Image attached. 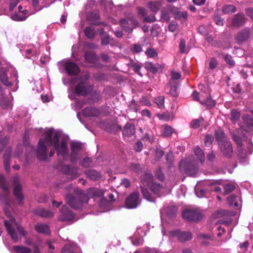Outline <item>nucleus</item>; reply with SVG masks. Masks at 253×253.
Wrapping results in <instances>:
<instances>
[{"label": "nucleus", "mask_w": 253, "mask_h": 253, "mask_svg": "<svg viewBox=\"0 0 253 253\" xmlns=\"http://www.w3.org/2000/svg\"><path fill=\"white\" fill-rule=\"evenodd\" d=\"M60 133L49 129L45 132V136L39 141V146L37 150V157L40 160H45L47 158V150L45 143L47 145H52L57 151V155L63 161H67L69 158V150L65 140H62L59 143Z\"/></svg>", "instance_id": "obj_1"}, {"label": "nucleus", "mask_w": 253, "mask_h": 253, "mask_svg": "<svg viewBox=\"0 0 253 253\" xmlns=\"http://www.w3.org/2000/svg\"><path fill=\"white\" fill-rule=\"evenodd\" d=\"M75 196L68 194L66 197L67 204L75 210H81L83 205L87 204L90 198H98L102 197L104 191L96 188H91L87 190L86 194L78 188L74 189Z\"/></svg>", "instance_id": "obj_2"}, {"label": "nucleus", "mask_w": 253, "mask_h": 253, "mask_svg": "<svg viewBox=\"0 0 253 253\" xmlns=\"http://www.w3.org/2000/svg\"><path fill=\"white\" fill-rule=\"evenodd\" d=\"M4 225L12 240L14 242H17L18 239L17 234L15 229V226L16 227L20 235L23 237H25L26 235V232L24 228L20 225L17 224L14 218L11 219L9 221L5 220L4 221Z\"/></svg>", "instance_id": "obj_3"}, {"label": "nucleus", "mask_w": 253, "mask_h": 253, "mask_svg": "<svg viewBox=\"0 0 253 253\" xmlns=\"http://www.w3.org/2000/svg\"><path fill=\"white\" fill-rule=\"evenodd\" d=\"M152 175L151 173H145L141 178V185L140 186L141 192L143 197L150 202L154 201V199L151 194L148 192L146 187H148L152 182Z\"/></svg>", "instance_id": "obj_4"}, {"label": "nucleus", "mask_w": 253, "mask_h": 253, "mask_svg": "<svg viewBox=\"0 0 253 253\" xmlns=\"http://www.w3.org/2000/svg\"><path fill=\"white\" fill-rule=\"evenodd\" d=\"M199 88L201 91V98H203L200 101V103L209 108L213 107L215 104V102L210 97V90L209 87L203 84H200L199 85Z\"/></svg>", "instance_id": "obj_5"}, {"label": "nucleus", "mask_w": 253, "mask_h": 253, "mask_svg": "<svg viewBox=\"0 0 253 253\" xmlns=\"http://www.w3.org/2000/svg\"><path fill=\"white\" fill-rule=\"evenodd\" d=\"M182 217L187 221H197L202 219L203 215L197 209H187L183 211Z\"/></svg>", "instance_id": "obj_6"}, {"label": "nucleus", "mask_w": 253, "mask_h": 253, "mask_svg": "<svg viewBox=\"0 0 253 253\" xmlns=\"http://www.w3.org/2000/svg\"><path fill=\"white\" fill-rule=\"evenodd\" d=\"M63 66L66 72L70 75H77L80 72L79 66L69 60H62L59 63Z\"/></svg>", "instance_id": "obj_7"}, {"label": "nucleus", "mask_w": 253, "mask_h": 253, "mask_svg": "<svg viewBox=\"0 0 253 253\" xmlns=\"http://www.w3.org/2000/svg\"><path fill=\"white\" fill-rule=\"evenodd\" d=\"M141 200L138 192L130 194L125 201V206L127 209H135L140 204Z\"/></svg>", "instance_id": "obj_8"}, {"label": "nucleus", "mask_w": 253, "mask_h": 253, "mask_svg": "<svg viewBox=\"0 0 253 253\" xmlns=\"http://www.w3.org/2000/svg\"><path fill=\"white\" fill-rule=\"evenodd\" d=\"M120 22L124 29L128 33L131 32L132 29L138 24V22L133 16H130L126 19H122L120 20Z\"/></svg>", "instance_id": "obj_9"}, {"label": "nucleus", "mask_w": 253, "mask_h": 253, "mask_svg": "<svg viewBox=\"0 0 253 253\" xmlns=\"http://www.w3.org/2000/svg\"><path fill=\"white\" fill-rule=\"evenodd\" d=\"M171 234L173 237L177 238L181 242L189 241L192 238L191 233L188 231H181L177 230L171 231Z\"/></svg>", "instance_id": "obj_10"}, {"label": "nucleus", "mask_w": 253, "mask_h": 253, "mask_svg": "<svg viewBox=\"0 0 253 253\" xmlns=\"http://www.w3.org/2000/svg\"><path fill=\"white\" fill-rule=\"evenodd\" d=\"M219 147L223 155L228 158H231L233 155L232 145L230 142L225 141L219 143Z\"/></svg>", "instance_id": "obj_11"}, {"label": "nucleus", "mask_w": 253, "mask_h": 253, "mask_svg": "<svg viewBox=\"0 0 253 253\" xmlns=\"http://www.w3.org/2000/svg\"><path fill=\"white\" fill-rule=\"evenodd\" d=\"M71 153L70 154V161L75 163L78 159L79 152L82 148V143L78 142H72L71 144Z\"/></svg>", "instance_id": "obj_12"}, {"label": "nucleus", "mask_w": 253, "mask_h": 253, "mask_svg": "<svg viewBox=\"0 0 253 253\" xmlns=\"http://www.w3.org/2000/svg\"><path fill=\"white\" fill-rule=\"evenodd\" d=\"M75 215L72 211L66 206H64L61 209V215L59 217L60 220L69 221L73 219Z\"/></svg>", "instance_id": "obj_13"}, {"label": "nucleus", "mask_w": 253, "mask_h": 253, "mask_svg": "<svg viewBox=\"0 0 253 253\" xmlns=\"http://www.w3.org/2000/svg\"><path fill=\"white\" fill-rule=\"evenodd\" d=\"M79 169L77 167H71L69 165H65L62 168L63 172L72 177V179L79 176Z\"/></svg>", "instance_id": "obj_14"}, {"label": "nucleus", "mask_w": 253, "mask_h": 253, "mask_svg": "<svg viewBox=\"0 0 253 253\" xmlns=\"http://www.w3.org/2000/svg\"><path fill=\"white\" fill-rule=\"evenodd\" d=\"M246 22V18L243 13H238L234 15L232 21V25L234 27H240Z\"/></svg>", "instance_id": "obj_15"}, {"label": "nucleus", "mask_w": 253, "mask_h": 253, "mask_svg": "<svg viewBox=\"0 0 253 253\" xmlns=\"http://www.w3.org/2000/svg\"><path fill=\"white\" fill-rule=\"evenodd\" d=\"M250 37V31L249 29L246 28L243 29L239 32L236 37V39L238 43H242L246 42Z\"/></svg>", "instance_id": "obj_16"}, {"label": "nucleus", "mask_w": 253, "mask_h": 253, "mask_svg": "<svg viewBox=\"0 0 253 253\" xmlns=\"http://www.w3.org/2000/svg\"><path fill=\"white\" fill-rule=\"evenodd\" d=\"M83 114L86 117H97L100 114V110L94 107H86L83 110Z\"/></svg>", "instance_id": "obj_17"}, {"label": "nucleus", "mask_w": 253, "mask_h": 253, "mask_svg": "<svg viewBox=\"0 0 253 253\" xmlns=\"http://www.w3.org/2000/svg\"><path fill=\"white\" fill-rule=\"evenodd\" d=\"M135 129L134 125L127 123L123 130V135L125 137H130L135 135Z\"/></svg>", "instance_id": "obj_18"}, {"label": "nucleus", "mask_w": 253, "mask_h": 253, "mask_svg": "<svg viewBox=\"0 0 253 253\" xmlns=\"http://www.w3.org/2000/svg\"><path fill=\"white\" fill-rule=\"evenodd\" d=\"M88 91V87L82 83L79 84L75 88V92L78 95L85 96Z\"/></svg>", "instance_id": "obj_19"}, {"label": "nucleus", "mask_w": 253, "mask_h": 253, "mask_svg": "<svg viewBox=\"0 0 253 253\" xmlns=\"http://www.w3.org/2000/svg\"><path fill=\"white\" fill-rule=\"evenodd\" d=\"M147 5L151 11L156 13L162 6V2L161 1H150L148 2Z\"/></svg>", "instance_id": "obj_20"}, {"label": "nucleus", "mask_w": 253, "mask_h": 253, "mask_svg": "<svg viewBox=\"0 0 253 253\" xmlns=\"http://www.w3.org/2000/svg\"><path fill=\"white\" fill-rule=\"evenodd\" d=\"M191 164L192 163L187 159L185 160L180 161L179 164V167L181 171H183L186 173L190 174L191 170L190 166Z\"/></svg>", "instance_id": "obj_21"}, {"label": "nucleus", "mask_w": 253, "mask_h": 253, "mask_svg": "<svg viewBox=\"0 0 253 253\" xmlns=\"http://www.w3.org/2000/svg\"><path fill=\"white\" fill-rule=\"evenodd\" d=\"M148 187H150L151 191L154 194L158 195L159 196L160 195L162 189L163 188V186L161 184L157 183L153 181V176L152 182Z\"/></svg>", "instance_id": "obj_22"}, {"label": "nucleus", "mask_w": 253, "mask_h": 253, "mask_svg": "<svg viewBox=\"0 0 253 253\" xmlns=\"http://www.w3.org/2000/svg\"><path fill=\"white\" fill-rule=\"evenodd\" d=\"M36 230L39 233H42L45 235L50 234V230L48 225L42 223H38L36 225Z\"/></svg>", "instance_id": "obj_23"}, {"label": "nucleus", "mask_w": 253, "mask_h": 253, "mask_svg": "<svg viewBox=\"0 0 253 253\" xmlns=\"http://www.w3.org/2000/svg\"><path fill=\"white\" fill-rule=\"evenodd\" d=\"M11 150L7 149L4 154L3 163L6 171H9L10 169V154Z\"/></svg>", "instance_id": "obj_24"}, {"label": "nucleus", "mask_w": 253, "mask_h": 253, "mask_svg": "<svg viewBox=\"0 0 253 253\" xmlns=\"http://www.w3.org/2000/svg\"><path fill=\"white\" fill-rule=\"evenodd\" d=\"M84 58L87 62L90 63L94 64L97 61V57L93 51H86Z\"/></svg>", "instance_id": "obj_25"}, {"label": "nucleus", "mask_w": 253, "mask_h": 253, "mask_svg": "<svg viewBox=\"0 0 253 253\" xmlns=\"http://www.w3.org/2000/svg\"><path fill=\"white\" fill-rule=\"evenodd\" d=\"M87 177L92 180H97L101 177L100 173L93 169H90L85 172Z\"/></svg>", "instance_id": "obj_26"}, {"label": "nucleus", "mask_w": 253, "mask_h": 253, "mask_svg": "<svg viewBox=\"0 0 253 253\" xmlns=\"http://www.w3.org/2000/svg\"><path fill=\"white\" fill-rule=\"evenodd\" d=\"M21 185L19 184H17L13 189L14 195L20 202L23 199V197L21 193Z\"/></svg>", "instance_id": "obj_27"}, {"label": "nucleus", "mask_w": 253, "mask_h": 253, "mask_svg": "<svg viewBox=\"0 0 253 253\" xmlns=\"http://www.w3.org/2000/svg\"><path fill=\"white\" fill-rule=\"evenodd\" d=\"M85 37L89 39H93L95 35V31L90 26L86 27L84 30Z\"/></svg>", "instance_id": "obj_28"}, {"label": "nucleus", "mask_w": 253, "mask_h": 253, "mask_svg": "<svg viewBox=\"0 0 253 253\" xmlns=\"http://www.w3.org/2000/svg\"><path fill=\"white\" fill-rule=\"evenodd\" d=\"M0 106L3 109L11 108V103L8 99L4 97L2 94L0 95Z\"/></svg>", "instance_id": "obj_29"}, {"label": "nucleus", "mask_w": 253, "mask_h": 253, "mask_svg": "<svg viewBox=\"0 0 253 253\" xmlns=\"http://www.w3.org/2000/svg\"><path fill=\"white\" fill-rule=\"evenodd\" d=\"M37 213L41 216L44 217H51L53 215V212L44 209H39L37 210Z\"/></svg>", "instance_id": "obj_30"}, {"label": "nucleus", "mask_w": 253, "mask_h": 253, "mask_svg": "<svg viewBox=\"0 0 253 253\" xmlns=\"http://www.w3.org/2000/svg\"><path fill=\"white\" fill-rule=\"evenodd\" d=\"M145 69L153 73H156L158 71V69L161 68V66L160 65H158L157 66L154 65L151 62H148L146 63L145 65Z\"/></svg>", "instance_id": "obj_31"}, {"label": "nucleus", "mask_w": 253, "mask_h": 253, "mask_svg": "<svg viewBox=\"0 0 253 253\" xmlns=\"http://www.w3.org/2000/svg\"><path fill=\"white\" fill-rule=\"evenodd\" d=\"M13 250L17 253H31V249L23 246H15L13 247Z\"/></svg>", "instance_id": "obj_32"}, {"label": "nucleus", "mask_w": 253, "mask_h": 253, "mask_svg": "<svg viewBox=\"0 0 253 253\" xmlns=\"http://www.w3.org/2000/svg\"><path fill=\"white\" fill-rule=\"evenodd\" d=\"M194 152L199 161L203 163L205 161V154L203 150L199 147H197L194 149Z\"/></svg>", "instance_id": "obj_33"}, {"label": "nucleus", "mask_w": 253, "mask_h": 253, "mask_svg": "<svg viewBox=\"0 0 253 253\" xmlns=\"http://www.w3.org/2000/svg\"><path fill=\"white\" fill-rule=\"evenodd\" d=\"M100 35L101 36V44L103 45H106L110 43V36L108 34H106L102 29L100 32Z\"/></svg>", "instance_id": "obj_34"}, {"label": "nucleus", "mask_w": 253, "mask_h": 253, "mask_svg": "<svg viewBox=\"0 0 253 253\" xmlns=\"http://www.w3.org/2000/svg\"><path fill=\"white\" fill-rule=\"evenodd\" d=\"M215 137L219 144L220 143L227 141L225 137L224 132L221 130L217 131L215 133Z\"/></svg>", "instance_id": "obj_35"}, {"label": "nucleus", "mask_w": 253, "mask_h": 253, "mask_svg": "<svg viewBox=\"0 0 253 253\" xmlns=\"http://www.w3.org/2000/svg\"><path fill=\"white\" fill-rule=\"evenodd\" d=\"M155 102L157 106L160 109H163L165 107V97L164 96H159L155 99Z\"/></svg>", "instance_id": "obj_36"}, {"label": "nucleus", "mask_w": 253, "mask_h": 253, "mask_svg": "<svg viewBox=\"0 0 253 253\" xmlns=\"http://www.w3.org/2000/svg\"><path fill=\"white\" fill-rule=\"evenodd\" d=\"M236 10L235 6L233 5H225L222 8V12L225 14L234 13Z\"/></svg>", "instance_id": "obj_37"}, {"label": "nucleus", "mask_w": 253, "mask_h": 253, "mask_svg": "<svg viewBox=\"0 0 253 253\" xmlns=\"http://www.w3.org/2000/svg\"><path fill=\"white\" fill-rule=\"evenodd\" d=\"M204 121L203 118L195 119L192 121L190 124V126L193 128H198Z\"/></svg>", "instance_id": "obj_38"}, {"label": "nucleus", "mask_w": 253, "mask_h": 253, "mask_svg": "<svg viewBox=\"0 0 253 253\" xmlns=\"http://www.w3.org/2000/svg\"><path fill=\"white\" fill-rule=\"evenodd\" d=\"M173 133L172 128L169 126H164L162 134L165 137H169Z\"/></svg>", "instance_id": "obj_39"}, {"label": "nucleus", "mask_w": 253, "mask_h": 253, "mask_svg": "<svg viewBox=\"0 0 253 253\" xmlns=\"http://www.w3.org/2000/svg\"><path fill=\"white\" fill-rule=\"evenodd\" d=\"M0 187L5 192L8 191L9 186L6 182L4 176H0Z\"/></svg>", "instance_id": "obj_40"}, {"label": "nucleus", "mask_w": 253, "mask_h": 253, "mask_svg": "<svg viewBox=\"0 0 253 253\" xmlns=\"http://www.w3.org/2000/svg\"><path fill=\"white\" fill-rule=\"evenodd\" d=\"M244 123L251 129H253V119L251 118L248 115L245 116L243 117Z\"/></svg>", "instance_id": "obj_41"}, {"label": "nucleus", "mask_w": 253, "mask_h": 253, "mask_svg": "<svg viewBox=\"0 0 253 253\" xmlns=\"http://www.w3.org/2000/svg\"><path fill=\"white\" fill-rule=\"evenodd\" d=\"M237 153L238 157L240 161L242 163L245 162L246 161V157L244 156V150L242 149V146L238 147Z\"/></svg>", "instance_id": "obj_42"}, {"label": "nucleus", "mask_w": 253, "mask_h": 253, "mask_svg": "<svg viewBox=\"0 0 253 253\" xmlns=\"http://www.w3.org/2000/svg\"><path fill=\"white\" fill-rule=\"evenodd\" d=\"M227 202L230 206L235 207H238V204L236 202V197L234 195H231L227 198Z\"/></svg>", "instance_id": "obj_43"}, {"label": "nucleus", "mask_w": 253, "mask_h": 253, "mask_svg": "<svg viewBox=\"0 0 253 253\" xmlns=\"http://www.w3.org/2000/svg\"><path fill=\"white\" fill-rule=\"evenodd\" d=\"M160 120L169 121L173 119V116L169 113H164L163 114H159L157 115Z\"/></svg>", "instance_id": "obj_44"}, {"label": "nucleus", "mask_w": 253, "mask_h": 253, "mask_svg": "<svg viewBox=\"0 0 253 253\" xmlns=\"http://www.w3.org/2000/svg\"><path fill=\"white\" fill-rule=\"evenodd\" d=\"M224 191L223 194L224 195H227L229 193L231 192L232 191H233L235 189V187L233 184H227L224 185Z\"/></svg>", "instance_id": "obj_45"}, {"label": "nucleus", "mask_w": 253, "mask_h": 253, "mask_svg": "<svg viewBox=\"0 0 253 253\" xmlns=\"http://www.w3.org/2000/svg\"><path fill=\"white\" fill-rule=\"evenodd\" d=\"M155 175L157 178L160 181H164L165 180V175L161 169L159 168L156 171Z\"/></svg>", "instance_id": "obj_46"}, {"label": "nucleus", "mask_w": 253, "mask_h": 253, "mask_svg": "<svg viewBox=\"0 0 253 253\" xmlns=\"http://www.w3.org/2000/svg\"><path fill=\"white\" fill-rule=\"evenodd\" d=\"M240 117V113L236 110H233L231 111V120L233 122H236Z\"/></svg>", "instance_id": "obj_47"}, {"label": "nucleus", "mask_w": 253, "mask_h": 253, "mask_svg": "<svg viewBox=\"0 0 253 253\" xmlns=\"http://www.w3.org/2000/svg\"><path fill=\"white\" fill-rule=\"evenodd\" d=\"M224 60L230 65V66L233 67L235 65V61L230 55L226 54L224 56Z\"/></svg>", "instance_id": "obj_48"}, {"label": "nucleus", "mask_w": 253, "mask_h": 253, "mask_svg": "<svg viewBox=\"0 0 253 253\" xmlns=\"http://www.w3.org/2000/svg\"><path fill=\"white\" fill-rule=\"evenodd\" d=\"M186 42L185 40L181 39L179 43L180 52L182 53L187 52L186 49Z\"/></svg>", "instance_id": "obj_49"}, {"label": "nucleus", "mask_w": 253, "mask_h": 253, "mask_svg": "<svg viewBox=\"0 0 253 253\" xmlns=\"http://www.w3.org/2000/svg\"><path fill=\"white\" fill-rule=\"evenodd\" d=\"M149 57H154L157 56V52L153 48H149L145 52Z\"/></svg>", "instance_id": "obj_50"}, {"label": "nucleus", "mask_w": 253, "mask_h": 253, "mask_svg": "<svg viewBox=\"0 0 253 253\" xmlns=\"http://www.w3.org/2000/svg\"><path fill=\"white\" fill-rule=\"evenodd\" d=\"M8 142V138L7 137L0 140V152H2Z\"/></svg>", "instance_id": "obj_51"}, {"label": "nucleus", "mask_w": 253, "mask_h": 253, "mask_svg": "<svg viewBox=\"0 0 253 253\" xmlns=\"http://www.w3.org/2000/svg\"><path fill=\"white\" fill-rule=\"evenodd\" d=\"M129 108L130 110L137 112L138 111L137 105L135 101L132 99L129 104Z\"/></svg>", "instance_id": "obj_52"}, {"label": "nucleus", "mask_w": 253, "mask_h": 253, "mask_svg": "<svg viewBox=\"0 0 253 253\" xmlns=\"http://www.w3.org/2000/svg\"><path fill=\"white\" fill-rule=\"evenodd\" d=\"M91 163H92L91 159L87 157V158H84L83 160L81 165L85 168H88L90 166Z\"/></svg>", "instance_id": "obj_53"}, {"label": "nucleus", "mask_w": 253, "mask_h": 253, "mask_svg": "<svg viewBox=\"0 0 253 253\" xmlns=\"http://www.w3.org/2000/svg\"><path fill=\"white\" fill-rule=\"evenodd\" d=\"M217 214L218 217H221L224 216H229V215H232L233 214L231 213V212L228 211H225L223 210H220L217 211Z\"/></svg>", "instance_id": "obj_54"}, {"label": "nucleus", "mask_w": 253, "mask_h": 253, "mask_svg": "<svg viewBox=\"0 0 253 253\" xmlns=\"http://www.w3.org/2000/svg\"><path fill=\"white\" fill-rule=\"evenodd\" d=\"M217 65V62L216 59L212 57L209 63V68L211 70L215 69Z\"/></svg>", "instance_id": "obj_55"}, {"label": "nucleus", "mask_w": 253, "mask_h": 253, "mask_svg": "<svg viewBox=\"0 0 253 253\" xmlns=\"http://www.w3.org/2000/svg\"><path fill=\"white\" fill-rule=\"evenodd\" d=\"M91 98L93 100V102H97L100 99L101 96L99 93L97 91H94L91 94Z\"/></svg>", "instance_id": "obj_56"}, {"label": "nucleus", "mask_w": 253, "mask_h": 253, "mask_svg": "<svg viewBox=\"0 0 253 253\" xmlns=\"http://www.w3.org/2000/svg\"><path fill=\"white\" fill-rule=\"evenodd\" d=\"M232 138L234 141L236 142L238 147H241L242 145L241 138L235 134H232Z\"/></svg>", "instance_id": "obj_57"}, {"label": "nucleus", "mask_w": 253, "mask_h": 253, "mask_svg": "<svg viewBox=\"0 0 253 253\" xmlns=\"http://www.w3.org/2000/svg\"><path fill=\"white\" fill-rule=\"evenodd\" d=\"M176 211V208L174 206H171L167 208V212L169 216L174 215Z\"/></svg>", "instance_id": "obj_58"}, {"label": "nucleus", "mask_w": 253, "mask_h": 253, "mask_svg": "<svg viewBox=\"0 0 253 253\" xmlns=\"http://www.w3.org/2000/svg\"><path fill=\"white\" fill-rule=\"evenodd\" d=\"M192 97L193 99L195 101H199L200 102V101L203 98H201V95H199V93L196 90L194 91L192 93Z\"/></svg>", "instance_id": "obj_59"}, {"label": "nucleus", "mask_w": 253, "mask_h": 253, "mask_svg": "<svg viewBox=\"0 0 253 253\" xmlns=\"http://www.w3.org/2000/svg\"><path fill=\"white\" fill-rule=\"evenodd\" d=\"M131 67L133 68V70L136 73H137V74L140 75L141 76H142V74L139 72L140 68H141V66L140 65H139L137 63H134L131 65Z\"/></svg>", "instance_id": "obj_60"}, {"label": "nucleus", "mask_w": 253, "mask_h": 253, "mask_svg": "<svg viewBox=\"0 0 253 253\" xmlns=\"http://www.w3.org/2000/svg\"><path fill=\"white\" fill-rule=\"evenodd\" d=\"M130 169L135 172H139L140 171V166L138 164H132L130 166Z\"/></svg>", "instance_id": "obj_61"}, {"label": "nucleus", "mask_w": 253, "mask_h": 253, "mask_svg": "<svg viewBox=\"0 0 253 253\" xmlns=\"http://www.w3.org/2000/svg\"><path fill=\"white\" fill-rule=\"evenodd\" d=\"M100 16L97 12H92L88 15V18L91 20H97L99 19Z\"/></svg>", "instance_id": "obj_62"}, {"label": "nucleus", "mask_w": 253, "mask_h": 253, "mask_svg": "<svg viewBox=\"0 0 253 253\" xmlns=\"http://www.w3.org/2000/svg\"><path fill=\"white\" fill-rule=\"evenodd\" d=\"M213 140V137L212 135H207L206 136L205 143L206 145H209L211 144Z\"/></svg>", "instance_id": "obj_63"}, {"label": "nucleus", "mask_w": 253, "mask_h": 253, "mask_svg": "<svg viewBox=\"0 0 253 253\" xmlns=\"http://www.w3.org/2000/svg\"><path fill=\"white\" fill-rule=\"evenodd\" d=\"M198 32L200 34H202V35H203L204 36H206L208 34L207 30L205 26H204V25H201V26L199 27V28H198Z\"/></svg>", "instance_id": "obj_64"}]
</instances>
